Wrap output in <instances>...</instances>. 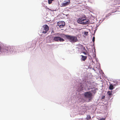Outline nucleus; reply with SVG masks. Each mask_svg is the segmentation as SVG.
<instances>
[{
  "mask_svg": "<svg viewBox=\"0 0 120 120\" xmlns=\"http://www.w3.org/2000/svg\"><path fill=\"white\" fill-rule=\"evenodd\" d=\"M77 22L79 24L85 25L89 22V20L86 19V16L85 15H83L82 17L78 18L77 20Z\"/></svg>",
  "mask_w": 120,
  "mask_h": 120,
  "instance_id": "f257e3e1",
  "label": "nucleus"
},
{
  "mask_svg": "<svg viewBox=\"0 0 120 120\" xmlns=\"http://www.w3.org/2000/svg\"><path fill=\"white\" fill-rule=\"evenodd\" d=\"M66 36L71 42H75L77 41V38L76 36L68 35H66Z\"/></svg>",
  "mask_w": 120,
  "mask_h": 120,
  "instance_id": "f03ea898",
  "label": "nucleus"
},
{
  "mask_svg": "<svg viewBox=\"0 0 120 120\" xmlns=\"http://www.w3.org/2000/svg\"><path fill=\"white\" fill-rule=\"evenodd\" d=\"M42 29L43 30L42 32L45 34L49 30V27L47 25H43Z\"/></svg>",
  "mask_w": 120,
  "mask_h": 120,
  "instance_id": "7ed1b4c3",
  "label": "nucleus"
},
{
  "mask_svg": "<svg viewBox=\"0 0 120 120\" xmlns=\"http://www.w3.org/2000/svg\"><path fill=\"white\" fill-rule=\"evenodd\" d=\"M84 95L85 97L88 98L90 100L92 98V94L89 92H85L84 94Z\"/></svg>",
  "mask_w": 120,
  "mask_h": 120,
  "instance_id": "20e7f679",
  "label": "nucleus"
},
{
  "mask_svg": "<svg viewBox=\"0 0 120 120\" xmlns=\"http://www.w3.org/2000/svg\"><path fill=\"white\" fill-rule=\"evenodd\" d=\"M57 26H59L60 28H63L65 26V23L63 21H59L57 23Z\"/></svg>",
  "mask_w": 120,
  "mask_h": 120,
  "instance_id": "39448f33",
  "label": "nucleus"
},
{
  "mask_svg": "<svg viewBox=\"0 0 120 120\" xmlns=\"http://www.w3.org/2000/svg\"><path fill=\"white\" fill-rule=\"evenodd\" d=\"M53 40L56 41H63L64 40L59 37H54Z\"/></svg>",
  "mask_w": 120,
  "mask_h": 120,
  "instance_id": "423d86ee",
  "label": "nucleus"
},
{
  "mask_svg": "<svg viewBox=\"0 0 120 120\" xmlns=\"http://www.w3.org/2000/svg\"><path fill=\"white\" fill-rule=\"evenodd\" d=\"M70 3V0H69V1H66L65 2L63 3L61 5L62 7H65L67 5H68V4H69Z\"/></svg>",
  "mask_w": 120,
  "mask_h": 120,
  "instance_id": "0eeeda50",
  "label": "nucleus"
},
{
  "mask_svg": "<svg viewBox=\"0 0 120 120\" xmlns=\"http://www.w3.org/2000/svg\"><path fill=\"white\" fill-rule=\"evenodd\" d=\"M15 49V47L12 46L9 47L8 48V49H9L10 52H13V51H14L15 50L14 49Z\"/></svg>",
  "mask_w": 120,
  "mask_h": 120,
  "instance_id": "6e6552de",
  "label": "nucleus"
},
{
  "mask_svg": "<svg viewBox=\"0 0 120 120\" xmlns=\"http://www.w3.org/2000/svg\"><path fill=\"white\" fill-rule=\"evenodd\" d=\"M82 57L81 58V60H82L84 61L86 60L87 58V56H84L83 55L81 56Z\"/></svg>",
  "mask_w": 120,
  "mask_h": 120,
  "instance_id": "1a4fd4ad",
  "label": "nucleus"
},
{
  "mask_svg": "<svg viewBox=\"0 0 120 120\" xmlns=\"http://www.w3.org/2000/svg\"><path fill=\"white\" fill-rule=\"evenodd\" d=\"M109 88V89L110 90H113V89H114L113 86L112 84H110Z\"/></svg>",
  "mask_w": 120,
  "mask_h": 120,
  "instance_id": "9d476101",
  "label": "nucleus"
},
{
  "mask_svg": "<svg viewBox=\"0 0 120 120\" xmlns=\"http://www.w3.org/2000/svg\"><path fill=\"white\" fill-rule=\"evenodd\" d=\"M91 117L90 115H88L87 116L86 119V120H89L91 119Z\"/></svg>",
  "mask_w": 120,
  "mask_h": 120,
  "instance_id": "9b49d317",
  "label": "nucleus"
},
{
  "mask_svg": "<svg viewBox=\"0 0 120 120\" xmlns=\"http://www.w3.org/2000/svg\"><path fill=\"white\" fill-rule=\"evenodd\" d=\"M83 33L85 36H86L87 35L88 32H87L84 31L83 32Z\"/></svg>",
  "mask_w": 120,
  "mask_h": 120,
  "instance_id": "f8f14e48",
  "label": "nucleus"
},
{
  "mask_svg": "<svg viewBox=\"0 0 120 120\" xmlns=\"http://www.w3.org/2000/svg\"><path fill=\"white\" fill-rule=\"evenodd\" d=\"M48 3L49 4H50L52 3V1H53L54 0H48Z\"/></svg>",
  "mask_w": 120,
  "mask_h": 120,
  "instance_id": "ddd939ff",
  "label": "nucleus"
},
{
  "mask_svg": "<svg viewBox=\"0 0 120 120\" xmlns=\"http://www.w3.org/2000/svg\"><path fill=\"white\" fill-rule=\"evenodd\" d=\"M80 87L79 88V90H82V88H83V87L82 86V84H80Z\"/></svg>",
  "mask_w": 120,
  "mask_h": 120,
  "instance_id": "4468645a",
  "label": "nucleus"
},
{
  "mask_svg": "<svg viewBox=\"0 0 120 120\" xmlns=\"http://www.w3.org/2000/svg\"><path fill=\"white\" fill-rule=\"evenodd\" d=\"M108 94L109 96L111 95L112 94V93L109 91H108Z\"/></svg>",
  "mask_w": 120,
  "mask_h": 120,
  "instance_id": "2eb2a0df",
  "label": "nucleus"
},
{
  "mask_svg": "<svg viewBox=\"0 0 120 120\" xmlns=\"http://www.w3.org/2000/svg\"><path fill=\"white\" fill-rule=\"evenodd\" d=\"M95 38L94 36L92 38V41L93 42H94L95 41Z\"/></svg>",
  "mask_w": 120,
  "mask_h": 120,
  "instance_id": "dca6fc26",
  "label": "nucleus"
},
{
  "mask_svg": "<svg viewBox=\"0 0 120 120\" xmlns=\"http://www.w3.org/2000/svg\"><path fill=\"white\" fill-rule=\"evenodd\" d=\"M105 98V96H102V97L101 99H104Z\"/></svg>",
  "mask_w": 120,
  "mask_h": 120,
  "instance_id": "f3484780",
  "label": "nucleus"
},
{
  "mask_svg": "<svg viewBox=\"0 0 120 120\" xmlns=\"http://www.w3.org/2000/svg\"><path fill=\"white\" fill-rule=\"evenodd\" d=\"M100 120H105V119L104 118H102L100 119Z\"/></svg>",
  "mask_w": 120,
  "mask_h": 120,
  "instance_id": "a211bd4d",
  "label": "nucleus"
},
{
  "mask_svg": "<svg viewBox=\"0 0 120 120\" xmlns=\"http://www.w3.org/2000/svg\"><path fill=\"white\" fill-rule=\"evenodd\" d=\"M63 34H60V36H62V35Z\"/></svg>",
  "mask_w": 120,
  "mask_h": 120,
  "instance_id": "6ab92c4d",
  "label": "nucleus"
},
{
  "mask_svg": "<svg viewBox=\"0 0 120 120\" xmlns=\"http://www.w3.org/2000/svg\"><path fill=\"white\" fill-rule=\"evenodd\" d=\"M113 12H111V13H113Z\"/></svg>",
  "mask_w": 120,
  "mask_h": 120,
  "instance_id": "aec40b11",
  "label": "nucleus"
}]
</instances>
